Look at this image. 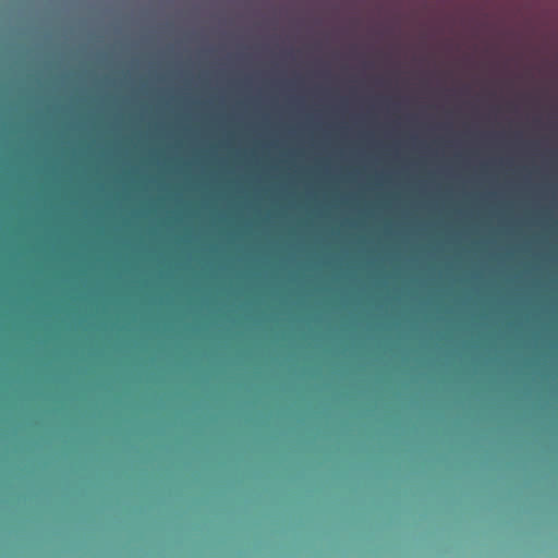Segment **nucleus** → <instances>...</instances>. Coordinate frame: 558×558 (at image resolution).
I'll return each mask as SVG.
<instances>
[{"instance_id":"f257e3e1","label":"nucleus","mask_w":558,"mask_h":558,"mask_svg":"<svg viewBox=\"0 0 558 558\" xmlns=\"http://www.w3.org/2000/svg\"><path fill=\"white\" fill-rule=\"evenodd\" d=\"M549 286L558 281H203V286Z\"/></svg>"},{"instance_id":"f03ea898","label":"nucleus","mask_w":558,"mask_h":558,"mask_svg":"<svg viewBox=\"0 0 558 558\" xmlns=\"http://www.w3.org/2000/svg\"><path fill=\"white\" fill-rule=\"evenodd\" d=\"M204 279H558L557 277H484V276H448L429 277L423 272L421 276H204Z\"/></svg>"}]
</instances>
